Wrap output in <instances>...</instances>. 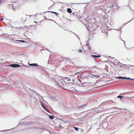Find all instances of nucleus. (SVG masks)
Instances as JSON below:
<instances>
[{"instance_id": "bb28decb", "label": "nucleus", "mask_w": 134, "mask_h": 134, "mask_svg": "<svg viewBox=\"0 0 134 134\" xmlns=\"http://www.w3.org/2000/svg\"><path fill=\"white\" fill-rule=\"evenodd\" d=\"M116 9H118L119 8V7L118 5H116Z\"/></svg>"}, {"instance_id": "6e6552de", "label": "nucleus", "mask_w": 134, "mask_h": 134, "mask_svg": "<svg viewBox=\"0 0 134 134\" xmlns=\"http://www.w3.org/2000/svg\"><path fill=\"white\" fill-rule=\"evenodd\" d=\"M86 104H83V105H82L81 106H79L78 108L80 109V108L82 109H83L85 108V107L86 106Z\"/></svg>"}, {"instance_id": "4be33fe9", "label": "nucleus", "mask_w": 134, "mask_h": 134, "mask_svg": "<svg viewBox=\"0 0 134 134\" xmlns=\"http://www.w3.org/2000/svg\"><path fill=\"white\" fill-rule=\"evenodd\" d=\"M86 46L87 47L89 46V43L88 42H86Z\"/></svg>"}, {"instance_id": "49530a36", "label": "nucleus", "mask_w": 134, "mask_h": 134, "mask_svg": "<svg viewBox=\"0 0 134 134\" xmlns=\"http://www.w3.org/2000/svg\"><path fill=\"white\" fill-rule=\"evenodd\" d=\"M23 66L25 67H27V66H26L25 65H24Z\"/></svg>"}, {"instance_id": "4468645a", "label": "nucleus", "mask_w": 134, "mask_h": 134, "mask_svg": "<svg viewBox=\"0 0 134 134\" xmlns=\"http://www.w3.org/2000/svg\"><path fill=\"white\" fill-rule=\"evenodd\" d=\"M117 97L118 98H120V99H122V98L124 97L123 96L119 95Z\"/></svg>"}, {"instance_id": "dca6fc26", "label": "nucleus", "mask_w": 134, "mask_h": 134, "mask_svg": "<svg viewBox=\"0 0 134 134\" xmlns=\"http://www.w3.org/2000/svg\"><path fill=\"white\" fill-rule=\"evenodd\" d=\"M12 129H8V130H2V131H0V132H5V131H7L10 130Z\"/></svg>"}, {"instance_id": "c9c22d12", "label": "nucleus", "mask_w": 134, "mask_h": 134, "mask_svg": "<svg viewBox=\"0 0 134 134\" xmlns=\"http://www.w3.org/2000/svg\"><path fill=\"white\" fill-rule=\"evenodd\" d=\"M73 83H68V84H72Z\"/></svg>"}, {"instance_id": "20e7f679", "label": "nucleus", "mask_w": 134, "mask_h": 134, "mask_svg": "<svg viewBox=\"0 0 134 134\" xmlns=\"http://www.w3.org/2000/svg\"><path fill=\"white\" fill-rule=\"evenodd\" d=\"M91 57L95 59L96 58H98L100 57V55H92L91 56Z\"/></svg>"}, {"instance_id": "a19ab883", "label": "nucleus", "mask_w": 134, "mask_h": 134, "mask_svg": "<svg viewBox=\"0 0 134 134\" xmlns=\"http://www.w3.org/2000/svg\"><path fill=\"white\" fill-rule=\"evenodd\" d=\"M132 97V98H133L134 99V96H132V97Z\"/></svg>"}, {"instance_id": "423d86ee", "label": "nucleus", "mask_w": 134, "mask_h": 134, "mask_svg": "<svg viewBox=\"0 0 134 134\" xmlns=\"http://www.w3.org/2000/svg\"><path fill=\"white\" fill-rule=\"evenodd\" d=\"M131 129L132 130L134 129V123H133L131 125H130L128 129Z\"/></svg>"}, {"instance_id": "aec40b11", "label": "nucleus", "mask_w": 134, "mask_h": 134, "mask_svg": "<svg viewBox=\"0 0 134 134\" xmlns=\"http://www.w3.org/2000/svg\"><path fill=\"white\" fill-rule=\"evenodd\" d=\"M51 12L52 13H55V12H53V11H46V12Z\"/></svg>"}, {"instance_id": "6e6d98bb", "label": "nucleus", "mask_w": 134, "mask_h": 134, "mask_svg": "<svg viewBox=\"0 0 134 134\" xmlns=\"http://www.w3.org/2000/svg\"><path fill=\"white\" fill-rule=\"evenodd\" d=\"M120 66L121 67V65H120Z\"/></svg>"}, {"instance_id": "e433bc0d", "label": "nucleus", "mask_w": 134, "mask_h": 134, "mask_svg": "<svg viewBox=\"0 0 134 134\" xmlns=\"http://www.w3.org/2000/svg\"><path fill=\"white\" fill-rule=\"evenodd\" d=\"M34 22L35 23H37V21H34Z\"/></svg>"}, {"instance_id": "4d7b16f0", "label": "nucleus", "mask_w": 134, "mask_h": 134, "mask_svg": "<svg viewBox=\"0 0 134 134\" xmlns=\"http://www.w3.org/2000/svg\"><path fill=\"white\" fill-rule=\"evenodd\" d=\"M29 16H30V15H29Z\"/></svg>"}, {"instance_id": "de8ad7c7", "label": "nucleus", "mask_w": 134, "mask_h": 134, "mask_svg": "<svg viewBox=\"0 0 134 134\" xmlns=\"http://www.w3.org/2000/svg\"><path fill=\"white\" fill-rule=\"evenodd\" d=\"M76 15V16H78V15H77V14H75V16Z\"/></svg>"}, {"instance_id": "37998d69", "label": "nucleus", "mask_w": 134, "mask_h": 134, "mask_svg": "<svg viewBox=\"0 0 134 134\" xmlns=\"http://www.w3.org/2000/svg\"><path fill=\"white\" fill-rule=\"evenodd\" d=\"M122 28H123V27H122V26H121V27H120V29H122Z\"/></svg>"}, {"instance_id": "c756f323", "label": "nucleus", "mask_w": 134, "mask_h": 134, "mask_svg": "<svg viewBox=\"0 0 134 134\" xmlns=\"http://www.w3.org/2000/svg\"><path fill=\"white\" fill-rule=\"evenodd\" d=\"M3 0H0V4H1L2 3V2L3 1Z\"/></svg>"}, {"instance_id": "f8f14e48", "label": "nucleus", "mask_w": 134, "mask_h": 134, "mask_svg": "<svg viewBox=\"0 0 134 134\" xmlns=\"http://www.w3.org/2000/svg\"><path fill=\"white\" fill-rule=\"evenodd\" d=\"M41 104L42 107L44 109H46V107L44 106L42 102H41Z\"/></svg>"}, {"instance_id": "c03bdc74", "label": "nucleus", "mask_w": 134, "mask_h": 134, "mask_svg": "<svg viewBox=\"0 0 134 134\" xmlns=\"http://www.w3.org/2000/svg\"><path fill=\"white\" fill-rule=\"evenodd\" d=\"M134 19V18L133 19H132L131 20V21H132L133 20V19Z\"/></svg>"}, {"instance_id": "412c9836", "label": "nucleus", "mask_w": 134, "mask_h": 134, "mask_svg": "<svg viewBox=\"0 0 134 134\" xmlns=\"http://www.w3.org/2000/svg\"><path fill=\"white\" fill-rule=\"evenodd\" d=\"M116 30H118L119 31H120V35H121V32H122V31H121V29H120V28L119 29Z\"/></svg>"}, {"instance_id": "3c124183", "label": "nucleus", "mask_w": 134, "mask_h": 134, "mask_svg": "<svg viewBox=\"0 0 134 134\" xmlns=\"http://www.w3.org/2000/svg\"><path fill=\"white\" fill-rule=\"evenodd\" d=\"M76 3V4H82V3Z\"/></svg>"}, {"instance_id": "9b49d317", "label": "nucleus", "mask_w": 134, "mask_h": 134, "mask_svg": "<svg viewBox=\"0 0 134 134\" xmlns=\"http://www.w3.org/2000/svg\"><path fill=\"white\" fill-rule=\"evenodd\" d=\"M67 11L68 13H71L72 12L71 9L70 8H68L67 9Z\"/></svg>"}, {"instance_id": "0eeeda50", "label": "nucleus", "mask_w": 134, "mask_h": 134, "mask_svg": "<svg viewBox=\"0 0 134 134\" xmlns=\"http://www.w3.org/2000/svg\"><path fill=\"white\" fill-rule=\"evenodd\" d=\"M28 64L29 65L31 66H35V67H37V66H39V65L37 63L29 64V63Z\"/></svg>"}, {"instance_id": "f3484780", "label": "nucleus", "mask_w": 134, "mask_h": 134, "mask_svg": "<svg viewBox=\"0 0 134 134\" xmlns=\"http://www.w3.org/2000/svg\"><path fill=\"white\" fill-rule=\"evenodd\" d=\"M27 27V26H25L21 27V29H26Z\"/></svg>"}, {"instance_id": "4c0bfd02", "label": "nucleus", "mask_w": 134, "mask_h": 134, "mask_svg": "<svg viewBox=\"0 0 134 134\" xmlns=\"http://www.w3.org/2000/svg\"><path fill=\"white\" fill-rule=\"evenodd\" d=\"M112 108L114 109V108H117L116 107H112Z\"/></svg>"}, {"instance_id": "473e14b6", "label": "nucleus", "mask_w": 134, "mask_h": 134, "mask_svg": "<svg viewBox=\"0 0 134 134\" xmlns=\"http://www.w3.org/2000/svg\"><path fill=\"white\" fill-rule=\"evenodd\" d=\"M131 20H130L129 21V22H127L125 24H128V23H130V22H131Z\"/></svg>"}, {"instance_id": "79ce46f5", "label": "nucleus", "mask_w": 134, "mask_h": 134, "mask_svg": "<svg viewBox=\"0 0 134 134\" xmlns=\"http://www.w3.org/2000/svg\"><path fill=\"white\" fill-rule=\"evenodd\" d=\"M89 41V40H87V41L86 42H88Z\"/></svg>"}, {"instance_id": "58836bf2", "label": "nucleus", "mask_w": 134, "mask_h": 134, "mask_svg": "<svg viewBox=\"0 0 134 134\" xmlns=\"http://www.w3.org/2000/svg\"><path fill=\"white\" fill-rule=\"evenodd\" d=\"M79 73V72H77V73H75V75H76V74H77Z\"/></svg>"}, {"instance_id": "f257e3e1", "label": "nucleus", "mask_w": 134, "mask_h": 134, "mask_svg": "<svg viewBox=\"0 0 134 134\" xmlns=\"http://www.w3.org/2000/svg\"><path fill=\"white\" fill-rule=\"evenodd\" d=\"M55 83L56 84L62 88L63 86H64L63 82H65L64 80L62 79H59L55 81Z\"/></svg>"}, {"instance_id": "72a5a7b5", "label": "nucleus", "mask_w": 134, "mask_h": 134, "mask_svg": "<svg viewBox=\"0 0 134 134\" xmlns=\"http://www.w3.org/2000/svg\"><path fill=\"white\" fill-rule=\"evenodd\" d=\"M76 35L78 37V38L79 39V40H80L79 38V37H78V35Z\"/></svg>"}, {"instance_id": "9d476101", "label": "nucleus", "mask_w": 134, "mask_h": 134, "mask_svg": "<svg viewBox=\"0 0 134 134\" xmlns=\"http://www.w3.org/2000/svg\"><path fill=\"white\" fill-rule=\"evenodd\" d=\"M115 78H116V79H124V77L119 76L118 77H115Z\"/></svg>"}, {"instance_id": "cd10ccee", "label": "nucleus", "mask_w": 134, "mask_h": 134, "mask_svg": "<svg viewBox=\"0 0 134 134\" xmlns=\"http://www.w3.org/2000/svg\"><path fill=\"white\" fill-rule=\"evenodd\" d=\"M71 81V80L70 79H69L68 78L67 79V81L68 82L70 81Z\"/></svg>"}, {"instance_id": "b1692460", "label": "nucleus", "mask_w": 134, "mask_h": 134, "mask_svg": "<svg viewBox=\"0 0 134 134\" xmlns=\"http://www.w3.org/2000/svg\"><path fill=\"white\" fill-rule=\"evenodd\" d=\"M44 109V110H46L49 113H50L51 114L50 112V111L48 110L46 108V109Z\"/></svg>"}, {"instance_id": "f03ea898", "label": "nucleus", "mask_w": 134, "mask_h": 134, "mask_svg": "<svg viewBox=\"0 0 134 134\" xmlns=\"http://www.w3.org/2000/svg\"><path fill=\"white\" fill-rule=\"evenodd\" d=\"M11 41H13V42H15V43H17V42H14L15 41H18V42H21L23 43H24L25 42V41L24 40H15V39L13 38H12L10 40Z\"/></svg>"}, {"instance_id": "a878e982", "label": "nucleus", "mask_w": 134, "mask_h": 134, "mask_svg": "<svg viewBox=\"0 0 134 134\" xmlns=\"http://www.w3.org/2000/svg\"><path fill=\"white\" fill-rule=\"evenodd\" d=\"M110 7H113L114 8V7H115V5H114V4H113L111 5V6H110Z\"/></svg>"}, {"instance_id": "864d4df0", "label": "nucleus", "mask_w": 134, "mask_h": 134, "mask_svg": "<svg viewBox=\"0 0 134 134\" xmlns=\"http://www.w3.org/2000/svg\"><path fill=\"white\" fill-rule=\"evenodd\" d=\"M44 18H46V16H44Z\"/></svg>"}, {"instance_id": "1a4fd4ad", "label": "nucleus", "mask_w": 134, "mask_h": 134, "mask_svg": "<svg viewBox=\"0 0 134 134\" xmlns=\"http://www.w3.org/2000/svg\"><path fill=\"white\" fill-rule=\"evenodd\" d=\"M48 115L49 118L51 120H52L53 119L54 117L57 118L56 117L54 116L53 115Z\"/></svg>"}, {"instance_id": "09e8293b", "label": "nucleus", "mask_w": 134, "mask_h": 134, "mask_svg": "<svg viewBox=\"0 0 134 134\" xmlns=\"http://www.w3.org/2000/svg\"><path fill=\"white\" fill-rule=\"evenodd\" d=\"M121 40H122V41H123L122 40L121 38ZM124 41V43L125 44V42Z\"/></svg>"}, {"instance_id": "2f4dec72", "label": "nucleus", "mask_w": 134, "mask_h": 134, "mask_svg": "<svg viewBox=\"0 0 134 134\" xmlns=\"http://www.w3.org/2000/svg\"><path fill=\"white\" fill-rule=\"evenodd\" d=\"M130 80L134 81V79L131 78Z\"/></svg>"}, {"instance_id": "5fc2aeb1", "label": "nucleus", "mask_w": 134, "mask_h": 134, "mask_svg": "<svg viewBox=\"0 0 134 134\" xmlns=\"http://www.w3.org/2000/svg\"><path fill=\"white\" fill-rule=\"evenodd\" d=\"M44 102H46L47 103V102H46V101H44Z\"/></svg>"}, {"instance_id": "c85d7f7f", "label": "nucleus", "mask_w": 134, "mask_h": 134, "mask_svg": "<svg viewBox=\"0 0 134 134\" xmlns=\"http://www.w3.org/2000/svg\"><path fill=\"white\" fill-rule=\"evenodd\" d=\"M86 83V82H84V83H83L82 84V85H83L84 84V83ZM80 87H84V86H83V85H81L80 86Z\"/></svg>"}, {"instance_id": "39448f33", "label": "nucleus", "mask_w": 134, "mask_h": 134, "mask_svg": "<svg viewBox=\"0 0 134 134\" xmlns=\"http://www.w3.org/2000/svg\"><path fill=\"white\" fill-rule=\"evenodd\" d=\"M37 66L38 67L36 68V69H38L39 70H43L44 69L43 68H44V67L40 65Z\"/></svg>"}, {"instance_id": "ea45409f", "label": "nucleus", "mask_w": 134, "mask_h": 134, "mask_svg": "<svg viewBox=\"0 0 134 134\" xmlns=\"http://www.w3.org/2000/svg\"><path fill=\"white\" fill-rule=\"evenodd\" d=\"M66 59H69V60H70V59H69V58H66Z\"/></svg>"}, {"instance_id": "7ed1b4c3", "label": "nucleus", "mask_w": 134, "mask_h": 134, "mask_svg": "<svg viewBox=\"0 0 134 134\" xmlns=\"http://www.w3.org/2000/svg\"><path fill=\"white\" fill-rule=\"evenodd\" d=\"M26 16H27V15H22L21 18L20 19V20L21 21H26L27 19Z\"/></svg>"}, {"instance_id": "13d9d810", "label": "nucleus", "mask_w": 134, "mask_h": 134, "mask_svg": "<svg viewBox=\"0 0 134 134\" xmlns=\"http://www.w3.org/2000/svg\"><path fill=\"white\" fill-rule=\"evenodd\" d=\"M133 11H134V10H133Z\"/></svg>"}, {"instance_id": "a211bd4d", "label": "nucleus", "mask_w": 134, "mask_h": 134, "mask_svg": "<svg viewBox=\"0 0 134 134\" xmlns=\"http://www.w3.org/2000/svg\"><path fill=\"white\" fill-rule=\"evenodd\" d=\"M74 127V128L75 129L76 131H78V130H79L78 128L77 127Z\"/></svg>"}, {"instance_id": "8fccbe9b", "label": "nucleus", "mask_w": 134, "mask_h": 134, "mask_svg": "<svg viewBox=\"0 0 134 134\" xmlns=\"http://www.w3.org/2000/svg\"><path fill=\"white\" fill-rule=\"evenodd\" d=\"M48 20H51V21H52V20H51V19H48Z\"/></svg>"}, {"instance_id": "a18cd8bd", "label": "nucleus", "mask_w": 134, "mask_h": 134, "mask_svg": "<svg viewBox=\"0 0 134 134\" xmlns=\"http://www.w3.org/2000/svg\"><path fill=\"white\" fill-rule=\"evenodd\" d=\"M134 19V18L133 19H132L131 20V21H132L133 20V19Z\"/></svg>"}, {"instance_id": "5701e85b", "label": "nucleus", "mask_w": 134, "mask_h": 134, "mask_svg": "<svg viewBox=\"0 0 134 134\" xmlns=\"http://www.w3.org/2000/svg\"><path fill=\"white\" fill-rule=\"evenodd\" d=\"M78 51H79V52L80 53H81L82 52V51L80 49H79L78 50Z\"/></svg>"}, {"instance_id": "393cba45", "label": "nucleus", "mask_w": 134, "mask_h": 134, "mask_svg": "<svg viewBox=\"0 0 134 134\" xmlns=\"http://www.w3.org/2000/svg\"><path fill=\"white\" fill-rule=\"evenodd\" d=\"M54 14H55L56 15L58 16V15H59V14H58V13H57V12H55V13H54Z\"/></svg>"}, {"instance_id": "7c9ffc66", "label": "nucleus", "mask_w": 134, "mask_h": 134, "mask_svg": "<svg viewBox=\"0 0 134 134\" xmlns=\"http://www.w3.org/2000/svg\"><path fill=\"white\" fill-rule=\"evenodd\" d=\"M88 46V48L89 50H91V48L90 47V46L89 45Z\"/></svg>"}, {"instance_id": "6ab92c4d", "label": "nucleus", "mask_w": 134, "mask_h": 134, "mask_svg": "<svg viewBox=\"0 0 134 134\" xmlns=\"http://www.w3.org/2000/svg\"><path fill=\"white\" fill-rule=\"evenodd\" d=\"M131 79V78H130L129 77L128 78H127L126 77H124V79H127V80H130Z\"/></svg>"}, {"instance_id": "f704fd0d", "label": "nucleus", "mask_w": 134, "mask_h": 134, "mask_svg": "<svg viewBox=\"0 0 134 134\" xmlns=\"http://www.w3.org/2000/svg\"><path fill=\"white\" fill-rule=\"evenodd\" d=\"M76 35L78 37V38L79 39V40H80L79 38V37H78V35Z\"/></svg>"}, {"instance_id": "ddd939ff", "label": "nucleus", "mask_w": 134, "mask_h": 134, "mask_svg": "<svg viewBox=\"0 0 134 134\" xmlns=\"http://www.w3.org/2000/svg\"><path fill=\"white\" fill-rule=\"evenodd\" d=\"M9 66L13 68H15V64H11L9 65Z\"/></svg>"}, {"instance_id": "2eb2a0df", "label": "nucleus", "mask_w": 134, "mask_h": 134, "mask_svg": "<svg viewBox=\"0 0 134 134\" xmlns=\"http://www.w3.org/2000/svg\"><path fill=\"white\" fill-rule=\"evenodd\" d=\"M21 66L19 64H15V68L20 67Z\"/></svg>"}, {"instance_id": "603ef678", "label": "nucleus", "mask_w": 134, "mask_h": 134, "mask_svg": "<svg viewBox=\"0 0 134 134\" xmlns=\"http://www.w3.org/2000/svg\"><path fill=\"white\" fill-rule=\"evenodd\" d=\"M65 79H68V78L66 77H65Z\"/></svg>"}]
</instances>
